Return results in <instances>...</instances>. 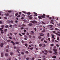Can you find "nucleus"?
Instances as JSON below:
<instances>
[{
	"mask_svg": "<svg viewBox=\"0 0 60 60\" xmlns=\"http://www.w3.org/2000/svg\"><path fill=\"white\" fill-rule=\"evenodd\" d=\"M56 46H54V47L53 50V51L55 52V53H56V54H57V50L56 49Z\"/></svg>",
	"mask_w": 60,
	"mask_h": 60,
	"instance_id": "obj_1",
	"label": "nucleus"
},
{
	"mask_svg": "<svg viewBox=\"0 0 60 60\" xmlns=\"http://www.w3.org/2000/svg\"><path fill=\"white\" fill-rule=\"evenodd\" d=\"M38 18L39 19H42V18H45V16L42 15V16H38Z\"/></svg>",
	"mask_w": 60,
	"mask_h": 60,
	"instance_id": "obj_2",
	"label": "nucleus"
},
{
	"mask_svg": "<svg viewBox=\"0 0 60 60\" xmlns=\"http://www.w3.org/2000/svg\"><path fill=\"white\" fill-rule=\"evenodd\" d=\"M17 49H18L17 50V51H16V52H19V51H20V50H19V47H18L17 48Z\"/></svg>",
	"mask_w": 60,
	"mask_h": 60,
	"instance_id": "obj_3",
	"label": "nucleus"
},
{
	"mask_svg": "<svg viewBox=\"0 0 60 60\" xmlns=\"http://www.w3.org/2000/svg\"><path fill=\"white\" fill-rule=\"evenodd\" d=\"M32 15H30V16L29 15L28 16V17H29V18L30 19H32V17H31V16H32Z\"/></svg>",
	"mask_w": 60,
	"mask_h": 60,
	"instance_id": "obj_4",
	"label": "nucleus"
},
{
	"mask_svg": "<svg viewBox=\"0 0 60 60\" xmlns=\"http://www.w3.org/2000/svg\"><path fill=\"white\" fill-rule=\"evenodd\" d=\"M4 43H2L0 44V46L1 47H3V45Z\"/></svg>",
	"mask_w": 60,
	"mask_h": 60,
	"instance_id": "obj_5",
	"label": "nucleus"
},
{
	"mask_svg": "<svg viewBox=\"0 0 60 60\" xmlns=\"http://www.w3.org/2000/svg\"><path fill=\"white\" fill-rule=\"evenodd\" d=\"M34 13L35 14V15H34V16H37L38 15H37V13L35 12H34Z\"/></svg>",
	"mask_w": 60,
	"mask_h": 60,
	"instance_id": "obj_6",
	"label": "nucleus"
},
{
	"mask_svg": "<svg viewBox=\"0 0 60 60\" xmlns=\"http://www.w3.org/2000/svg\"><path fill=\"white\" fill-rule=\"evenodd\" d=\"M43 34V33H42L39 34L40 35V36H43L44 35V34Z\"/></svg>",
	"mask_w": 60,
	"mask_h": 60,
	"instance_id": "obj_7",
	"label": "nucleus"
},
{
	"mask_svg": "<svg viewBox=\"0 0 60 60\" xmlns=\"http://www.w3.org/2000/svg\"><path fill=\"white\" fill-rule=\"evenodd\" d=\"M54 36H55V35H54L53 34H52V38H53L55 40V38H54Z\"/></svg>",
	"mask_w": 60,
	"mask_h": 60,
	"instance_id": "obj_8",
	"label": "nucleus"
},
{
	"mask_svg": "<svg viewBox=\"0 0 60 60\" xmlns=\"http://www.w3.org/2000/svg\"><path fill=\"white\" fill-rule=\"evenodd\" d=\"M5 15H6V17H7L9 15V13H7L6 14H5Z\"/></svg>",
	"mask_w": 60,
	"mask_h": 60,
	"instance_id": "obj_9",
	"label": "nucleus"
},
{
	"mask_svg": "<svg viewBox=\"0 0 60 60\" xmlns=\"http://www.w3.org/2000/svg\"><path fill=\"white\" fill-rule=\"evenodd\" d=\"M1 57H3V56H4V54L2 52L1 54Z\"/></svg>",
	"mask_w": 60,
	"mask_h": 60,
	"instance_id": "obj_10",
	"label": "nucleus"
},
{
	"mask_svg": "<svg viewBox=\"0 0 60 60\" xmlns=\"http://www.w3.org/2000/svg\"><path fill=\"white\" fill-rule=\"evenodd\" d=\"M11 43H13V45H15V43H14V42L13 41H11Z\"/></svg>",
	"mask_w": 60,
	"mask_h": 60,
	"instance_id": "obj_11",
	"label": "nucleus"
},
{
	"mask_svg": "<svg viewBox=\"0 0 60 60\" xmlns=\"http://www.w3.org/2000/svg\"><path fill=\"white\" fill-rule=\"evenodd\" d=\"M5 55L6 56H8V54L7 53H6L5 54Z\"/></svg>",
	"mask_w": 60,
	"mask_h": 60,
	"instance_id": "obj_12",
	"label": "nucleus"
},
{
	"mask_svg": "<svg viewBox=\"0 0 60 60\" xmlns=\"http://www.w3.org/2000/svg\"><path fill=\"white\" fill-rule=\"evenodd\" d=\"M9 21V22H10L11 23H13V21L12 20H11L10 21Z\"/></svg>",
	"mask_w": 60,
	"mask_h": 60,
	"instance_id": "obj_13",
	"label": "nucleus"
},
{
	"mask_svg": "<svg viewBox=\"0 0 60 60\" xmlns=\"http://www.w3.org/2000/svg\"><path fill=\"white\" fill-rule=\"evenodd\" d=\"M55 30H58L59 31H60V30H59V29H57V28H55Z\"/></svg>",
	"mask_w": 60,
	"mask_h": 60,
	"instance_id": "obj_14",
	"label": "nucleus"
},
{
	"mask_svg": "<svg viewBox=\"0 0 60 60\" xmlns=\"http://www.w3.org/2000/svg\"><path fill=\"white\" fill-rule=\"evenodd\" d=\"M31 34H34V31H31Z\"/></svg>",
	"mask_w": 60,
	"mask_h": 60,
	"instance_id": "obj_15",
	"label": "nucleus"
},
{
	"mask_svg": "<svg viewBox=\"0 0 60 60\" xmlns=\"http://www.w3.org/2000/svg\"><path fill=\"white\" fill-rule=\"evenodd\" d=\"M52 58H56V56H53Z\"/></svg>",
	"mask_w": 60,
	"mask_h": 60,
	"instance_id": "obj_16",
	"label": "nucleus"
},
{
	"mask_svg": "<svg viewBox=\"0 0 60 60\" xmlns=\"http://www.w3.org/2000/svg\"><path fill=\"white\" fill-rule=\"evenodd\" d=\"M28 26H32L33 25V24L32 23H30L28 25Z\"/></svg>",
	"mask_w": 60,
	"mask_h": 60,
	"instance_id": "obj_17",
	"label": "nucleus"
},
{
	"mask_svg": "<svg viewBox=\"0 0 60 60\" xmlns=\"http://www.w3.org/2000/svg\"><path fill=\"white\" fill-rule=\"evenodd\" d=\"M45 51L46 52V53H48V51H47V50H45Z\"/></svg>",
	"mask_w": 60,
	"mask_h": 60,
	"instance_id": "obj_18",
	"label": "nucleus"
},
{
	"mask_svg": "<svg viewBox=\"0 0 60 60\" xmlns=\"http://www.w3.org/2000/svg\"><path fill=\"white\" fill-rule=\"evenodd\" d=\"M18 53H19V54H18V56H20V52H19Z\"/></svg>",
	"mask_w": 60,
	"mask_h": 60,
	"instance_id": "obj_19",
	"label": "nucleus"
},
{
	"mask_svg": "<svg viewBox=\"0 0 60 60\" xmlns=\"http://www.w3.org/2000/svg\"><path fill=\"white\" fill-rule=\"evenodd\" d=\"M15 44H19V42H15Z\"/></svg>",
	"mask_w": 60,
	"mask_h": 60,
	"instance_id": "obj_20",
	"label": "nucleus"
},
{
	"mask_svg": "<svg viewBox=\"0 0 60 60\" xmlns=\"http://www.w3.org/2000/svg\"><path fill=\"white\" fill-rule=\"evenodd\" d=\"M25 46H26V47H27V44H25Z\"/></svg>",
	"mask_w": 60,
	"mask_h": 60,
	"instance_id": "obj_21",
	"label": "nucleus"
},
{
	"mask_svg": "<svg viewBox=\"0 0 60 60\" xmlns=\"http://www.w3.org/2000/svg\"><path fill=\"white\" fill-rule=\"evenodd\" d=\"M30 14L31 13H30L29 12L27 13V15H30Z\"/></svg>",
	"mask_w": 60,
	"mask_h": 60,
	"instance_id": "obj_22",
	"label": "nucleus"
},
{
	"mask_svg": "<svg viewBox=\"0 0 60 60\" xmlns=\"http://www.w3.org/2000/svg\"><path fill=\"white\" fill-rule=\"evenodd\" d=\"M8 25H6L5 26V27L6 28H7L8 27Z\"/></svg>",
	"mask_w": 60,
	"mask_h": 60,
	"instance_id": "obj_23",
	"label": "nucleus"
},
{
	"mask_svg": "<svg viewBox=\"0 0 60 60\" xmlns=\"http://www.w3.org/2000/svg\"><path fill=\"white\" fill-rule=\"evenodd\" d=\"M22 26H26V25H25L24 24H23L22 25Z\"/></svg>",
	"mask_w": 60,
	"mask_h": 60,
	"instance_id": "obj_24",
	"label": "nucleus"
},
{
	"mask_svg": "<svg viewBox=\"0 0 60 60\" xmlns=\"http://www.w3.org/2000/svg\"><path fill=\"white\" fill-rule=\"evenodd\" d=\"M49 26H51V27H52L53 26V25L50 24Z\"/></svg>",
	"mask_w": 60,
	"mask_h": 60,
	"instance_id": "obj_25",
	"label": "nucleus"
},
{
	"mask_svg": "<svg viewBox=\"0 0 60 60\" xmlns=\"http://www.w3.org/2000/svg\"><path fill=\"white\" fill-rule=\"evenodd\" d=\"M26 53V54H28L29 53L27 51H26L25 52Z\"/></svg>",
	"mask_w": 60,
	"mask_h": 60,
	"instance_id": "obj_26",
	"label": "nucleus"
},
{
	"mask_svg": "<svg viewBox=\"0 0 60 60\" xmlns=\"http://www.w3.org/2000/svg\"><path fill=\"white\" fill-rule=\"evenodd\" d=\"M57 40H58V41H59V37H58L57 38Z\"/></svg>",
	"mask_w": 60,
	"mask_h": 60,
	"instance_id": "obj_27",
	"label": "nucleus"
},
{
	"mask_svg": "<svg viewBox=\"0 0 60 60\" xmlns=\"http://www.w3.org/2000/svg\"><path fill=\"white\" fill-rule=\"evenodd\" d=\"M38 38L39 39H41V37H40V36H39V37H38Z\"/></svg>",
	"mask_w": 60,
	"mask_h": 60,
	"instance_id": "obj_28",
	"label": "nucleus"
},
{
	"mask_svg": "<svg viewBox=\"0 0 60 60\" xmlns=\"http://www.w3.org/2000/svg\"><path fill=\"white\" fill-rule=\"evenodd\" d=\"M8 38L10 39H12V38L11 37H9Z\"/></svg>",
	"mask_w": 60,
	"mask_h": 60,
	"instance_id": "obj_29",
	"label": "nucleus"
},
{
	"mask_svg": "<svg viewBox=\"0 0 60 60\" xmlns=\"http://www.w3.org/2000/svg\"><path fill=\"white\" fill-rule=\"evenodd\" d=\"M45 30H44L42 31V32H43V33H44V32H45Z\"/></svg>",
	"mask_w": 60,
	"mask_h": 60,
	"instance_id": "obj_30",
	"label": "nucleus"
},
{
	"mask_svg": "<svg viewBox=\"0 0 60 60\" xmlns=\"http://www.w3.org/2000/svg\"><path fill=\"white\" fill-rule=\"evenodd\" d=\"M39 46L40 47H41V46H42V45H41V44H40L39 45Z\"/></svg>",
	"mask_w": 60,
	"mask_h": 60,
	"instance_id": "obj_31",
	"label": "nucleus"
},
{
	"mask_svg": "<svg viewBox=\"0 0 60 60\" xmlns=\"http://www.w3.org/2000/svg\"><path fill=\"white\" fill-rule=\"evenodd\" d=\"M21 53L22 55H24V52H22Z\"/></svg>",
	"mask_w": 60,
	"mask_h": 60,
	"instance_id": "obj_32",
	"label": "nucleus"
},
{
	"mask_svg": "<svg viewBox=\"0 0 60 60\" xmlns=\"http://www.w3.org/2000/svg\"><path fill=\"white\" fill-rule=\"evenodd\" d=\"M30 49L31 50H32V49H34V48H30Z\"/></svg>",
	"mask_w": 60,
	"mask_h": 60,
	"instance_id": "obj_33",
	"label": "nucleus"
},
{
	"mask_svg": "<svg viewBox=\"0 0 60 60\" xmlns=\"http://www.w3.org/2000/svg\"><path fill=\"white\" fill-rule=\"evenodd\" d=\"M24 21L25 22H27V21L26 20H24Z\"/></svg>",
	"mask_w": 60,
	"mask_h": 60,
	"instance_id": "obj_34",
	"label": "nucleus"
},
{
	"mask_svg": "<svg viewBox=\"0 0 60 60\" xmlns=\"http://www.w3.org/2000/svg\"><path fill=\"white\" fill-rule=\"evenodd\" d=\"M8 30V29H5L4 30V31H5V32H6V31L7 30Z\"/></svg>",
	"mask_w": 60,
	"mask_h": 60,
	"instance_id": "obj_35",
	"label": "nucleus"
},
{
	"mask_svg": "<svg viewBox=\"0 0 60 60\" xmlns=\"http://www.w3.org/2000/svg\"><path fill=\"white\" fill-rule=\"evenodd\" d=\"M31 22L32 23H33L34 24V22L33 21H31Z\"/></svg>",
	"mask_w": 60,
	"mask_h": 60,
	"instance_id": "obj_36",
	"label": "nucleus"
},
{
	"mask_svg": "<svg viewBox=\"0 0 60 60\" xmlns=\"http://www.w3.org/2000/svg\"><path fill=\"white\" fill-rule=\"evenodd\" d=\"M6 48H9V45H7Z\"/></svg>",
	"mask_w": 60,
	"mask_h": 60,
	"instance_id": "obj_37",
	"label": "nucleus"
},
{
	"mask_svg": "<svg viewBox=\"0 0 60 60\" xmlns=\"http://www.w3.org/2000/svg\"><path fill=\"white\" fill-rule=\"evenodd\" d=\"M44 40V38H42L41 40V41H43V40Z\"/></svg>",
	"mask_w": 60,
	"mask_h": 60,
	"instance_id": "obj_38",
	"label": "nucleus"
},
{
	"mask_svg": "<svg viewBox=\"0 0 60 60\" xmlns=\"http://www.w3.org/2000/svg\"><path fill=\"white\" fill-rule=\"evenodd\" d=\"M13 54V53L12 52H11L10 53V55L11 56H12V55Z\"/></svg>",
	"mask_w": 60,
	"mask_h": 60,
	"instance_id": "obj_39",
	"label": "nucleus"
},
{
	"mask_svg": "<svg viewBox=\"0 0 60 60\" xmlns=\"http://www.w3.org/2000/svg\"><path fill=\"white\" fill-rule=\"evenodd\" d=\"M44 42H45V43H47V41L45 40L44 41Z\"/></svg>",
	"mask_w": 60,
	"mask_h": 60,
	"instance_id": "obj_40",
	"label": "nucleus"
},
{
	"mask_svg": "<svg viewBox=\"0 0 60 60\" xmlns=\"http://www.w3.org/2000/svg\"><path fill=\"white\" fill-rule=\"evenodd\" d=\"M47 36L48 37H49V33L48 34Z\"/></svg>",
	"mask_w": 60,
	"mask_h": 60,
	"instance_id": "obj_41",
	"label": "nucleus"
},
{
	"mask_svg": "<svg viewBox=\"0 0 60 60\" xmlns=\"http://www.w3.org/2000/svg\"><path fill=\"white\" fill-rule=\"evenodd\" d=\"M11 60V58H9V59H7V60Z\"/></svg>",
	"mask_w": 60,
	"mask_h": 60,
	"instance_id": "obj_42",
	"label": "nucleus"
},
{
	"mask_svg": "<svg viewBox=\"0 0 60 60\" xmlns=\"http://www.w3.org/2000/svg\"><path fill=\"white\" fill-rule=\"evenodd\" d=\"M6 52H8V49H7L6 50Z\"/></svg>",
	"mask_w": 60,
	"mask_h": 60,
	"instance_id": "obj_43",
	"label": "nucleus"
},
{
	"mask_svg": "<svg viewBox=\"0 0 60 60\" xmlns=\"http://www.w3.org/2000/svg\"><path fill=\"white\" fill-rule=\"evenodd\" d=\"M18 15V13H16L15 14V15L16 16H17Z\"/></svg>",
	"mask_w": 60,
	"mask_h": 60,
	"instance_id": "obj_44",
	"label": "nucleus"
},
{
	"mask_svg": "<svg viewBox=\"0 0 60 60\" xmlns=\"http://www.w3.org/2000/svg\"><path fill=\"white\" fill-rule=\"evenodd\" d=\"M34 22H35V23H36V24H37V22H36V21H34Z\"/></svg>",
	"mask_w": 60,
	"mask_h": 60,
	"instance_id": "obj_45",
	"label": "nucleus"
},
{
	"mask_svg": "<svg viewBox=\"0 0 60 60\" xmlns=\"http://www.w3.org/2000/svg\"><path fill=\"white\" fill-rule=\"evenodd\" d=\"M26 34L27 35H29V33L27 32Z\"/></svg>",
	"mask_w": 60,
	"mask_h": 60,
	"instance_id": "obj_46",
	"label": "nucleus"
},
{
	"mask_svg": "<svg viewBox=\"0 0 60 60\" xmlns=\"http://www.w3.org/2000/svg\"><path fill=\"white\" fill-rule=\"evenodd\" d=\"M29 59V58H26V60H28V59Z\"/></svg>",
	"mask_w": 60,
	"mask_h": 60,
	"instance_id": "obj_47",
	"label": "nucleus"
},
{
	"mask_svg": "<svg viewBox=\"0 0 60 60\" xmlns=\"http://www.w3.org/2000/svg\"><path fill=\"white\" fill-rule=\"evenodd\" d=\"M53 33H56V32L54 31H52Z\"/></svg>",
	"mask_w": 60,
	"mask_h": 60,
	"instance_id": "obj_48",
	"label": "nucleus"
},
{
	"mask_svg": "<svg viewBox=\"0 0 60 60\" xmlns=\"http://www.w3.org/2000/svg\"><path fill=\"white\" fill-rule=\"evenodd\" d=\"M11 41L10 40H7L8 42H9L10 41Z\"/></svg>",
	"mask_w": 60,
	"mask_h": 60,
	"instance_id": "obj_49",
	"label": "nucleus"
},
{
	"mask_svg": "<svg viewBox=\"0 0 60 60\" xmlns=\"http://www.w3.org/2000/svg\"><path fill=\"white\" fill-rule=\"evenodd\" d=\"M51 46H54V44H51Z\"/></svg>",
	"mask_w": 60,
	"mask_h": 60,
	"instance_id": "obj_50",
	"label": "nucleus"
},
{
	"mask_svg": "<svg viewBox=\"0 0 60 60\" xmlns=\"http://www.w3.org/2000/svg\"><path fill=\"white\" fill-rule=\"evenodd\" d=\"M32 60H34V58H32Z\"/></svg>",
	"mask_w": 60,
	"mask_h": 60,
	"instance_id": "obj_51",
	"label": "nucleus"
},
{
	"mask_svg": "<svg viewBox=\"0 0 60 60\" xmlns=\"http://www.w3.org/2000/svg\"><path fill=\"white\" fill-rule=\"evenodd\" d=\"M33 38H35V37L34 36L33 37Z\"/></svg>",
	"mask_w": 60,
	"mask_h": 60,
	"instance_id": "obj_52",
	"label": "nucleus"
},
{
	"mask_svg": "<svg viewBox=\"0 0 60 60\" xmlns=\"http://www.w3.org/2000/svg\"><path fill=\"white\" fill-rule=\"evenodd\" d=\"M14 34H15V35H16L17 34V33H14Z\"/></svg>",
	"mask_w": 60,
	"mask_h": 60,
	"instance_id": "obj_53",
	"label": "nucleus"
},
{
	"mask_svg": "<svg viewBox=\"0 0 60 60\" xmlns=\"http://www.w3.org/2000/svg\"><path fill=\"white\" fill-rule=\"evenodd\" d=\"M24 37H26V38H27V36H26L25 35H24Z\"/></svg>",
	"mask_w": 60,
	"mask_h": 60,
	"instance_id": "obj_54",
	"label": "nucleus"
},
{
	"mask_svg": "<svg viewBox=\"0 0 60 60\" xmlns=\"http://www.w3.org/2000/svg\"><path fill=\"white\" fill-rule=\"evenodd\" d=\"M24 40H27V39H26V38H24Z\"/></svg>",
	"mask_w": 60,
	"mask_h": 60,
	"instance_id": "obj_55",
	"label": "nucleus"
},
{
	"mask_svg": "<svg viewBox=\"0 0 60 60\" xmlns=\"http://www.w3.org/2000/svg\"><path fill=\"white\" fill-rule=\"evenodd\" d=\"M36 28H34V30L35 32H36Z\"/></svg>",
	"mask_w": 60,
	"mask_h": 60,
	"instance_id": "obj_56",
	"label": "nucleus"
},
{
	"mask_svg": "<svg viewBox=\"0 0 60 60\" xmlns=\"http://www.w3.org/2000/svg\"><path fill=\"white\" fill-rule=\"evenodd\" d=\"M22 43H24V41L22 40Z\"/></svg>",
	"mask_w": 60,
	"mask_h": 60,
	"instance_id": "obj_57",
	"label": "nucleus"
},
{
	"mask_svg": "<svg viewBox=\"0 0 60 60\" xmlns=\"http://www.w3.org/2000/svg\"><path fill=\"white\" fill-rule=\"evenodd\" d=\"M42 23L43 24V25H45V23L43 22H42Z\"/></svg>",
	"mask_w": 60,
	"mask_h": 60,
	"instance_id": "obj_58",
	"label": "nucleus"
},
{
	"mask_svg": "<svg viewBox=\"0 0 60 60\" xmlns=\"http://www.w3.org/2000/svg\"><path fill=\"white\" fill-rule=\"evenodd\" d=\"M54 39H53L52 40V42H53L54 41Z\"/></svg>",
	"mask_w": 60,
	"mask_h": 60,
	"instance_id": "obj_59",
	"label": "nucleus"
},
{
	"mask_svg": "<svg viewBox=\"0 0 60 60\" xmlns=\"http://www.w3.org/2000/svg\"><path fill=\"white\" fill-rule=\"evenodd\" d=\"M22 15L23 16V17H25V15L24 14H22Z\"/></svg>",
	"mask_w": 60,
	"mask_h": 60,
	"instance_id": "obj_60",
	"label": "nucleus"
},
{
	"mask_svg": "<svg viewBox=\"0 0 60 60\" xmlns=\"http://www.w3.org/2000/svg\"><path fill=\"white\" fill-rule=\"evenodd\" d=\"M57 33H58V34H60V32L59 31H58Z\"/></svg>",
	"mask_w": 60,
	"mask_h": 60,
	"instance_id": "obj_61",
	"label": "nucleus"
},
{
	"mask_svg": "<svg viewBox=\"0 0 60 60\" xmlns=\"http://www.w3.org/2000/svg\"><path fill=\"white\" fill-rule=\"evenodd\" d=\"M45 14H43V16H45Z\"/></svg>",
	"mask_w": 60,
	"mask_h": 60,
	"instance_id": "obj_62",
	"label": "nucleus"
},
{
	"mask_svg": "<svg viewBox=\"0 0 60 60\" xmlns=\"http://www.w3.org/2000/svg\"><path fill=\"white\" fill-rule=\"evenodd\" d=\"M8 12H11V11H8Z\"/></svg>",
	"mask_w": 60,
	"mask_h": 60,
	"instance_id": "obj_63",
	"label": "nucleus"
},
{
	"mask_svg": "<svg viewBox=\"0 0 60 60\" xmlns=\"http://www.w3.org/2000/svg\"><path fill=\"white\" fill-rule=\"evenodd\" d=\"M22 12H23V13H26V12L25 11H22Z\"/></svg>",
	"mask_w": 60,
	"mask_h": 60,
	"instance_id": "obj_64",
	"label": "nucleus"
}]
</instances>
